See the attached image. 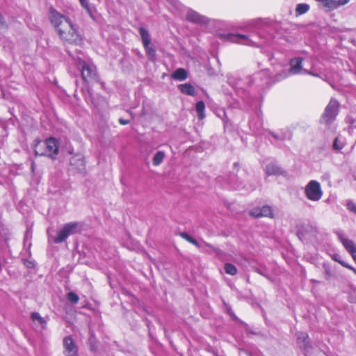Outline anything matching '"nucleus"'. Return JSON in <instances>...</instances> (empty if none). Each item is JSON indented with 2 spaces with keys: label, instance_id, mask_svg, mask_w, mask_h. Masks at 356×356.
<instances>
[{
  "label": "nucleus",
  "instance_id": "c85d7f7f",
  "mask_svg": "<svg viewBox=\"0 0 356 356\" xmlns=\"http://www.w3.org/2000/svg\"><path fill=\"white\" fill-rule=\"evenodd\" d=\"M324 7L330 10L337 8V0H327Z\"/></svg>",
  "mask_w": 356,
  "mask_h": 356
},
{
  "label": "nucleus",
  "instance_id": "09e8293b",
  "mask_svg": "<svg viewBox=\"0 0 356 356\" xmlns=\"http://www.w3.org/2000/svg\"><path fill=\"white\" fill-rule=\"evenodd\" d=\"M257 356H259V355H257Z\"/></svg>",
  "mask_w": 356,
  "mask_h": 356
},
{
  "label": "nucleus",
  "instance_id": "aec40b11",
  "mask_svg": "<svg viewBox=\"0 0 356 356\" xmlns=\"http://www.w3.org/2000/svg\"><path fill=\"white\" fill-rule=\"evenodd\" d=\"M31 318L33 322H38L42 328L45 327L47 324L46 321L42 318L39 313L38 312H32L31 314Z\"/></svg>",
  "mask_w": 356,
  "mask_h": 356
},
{
  "label": "nucleus",
  "instance_id": "20e7f679",
  "mask_svg": "<svg viewBox=\"0 0 356 356\" xmlns=\"http://www.w3.org/2000/svg\"><path fill=\"white\" fill-rule=\"evenodd\" d=\"M78 67L81 69V78L86 83L96 82L98 75L94 64L79 60Z\"/></svg>",
  "mask_w": 356,
  "mask_h": 356
},
{
  "label": "nucleus",
  "instance_id": "f257e3e1",
  "mask_svg": "<svg viewBox=\"0 0 356 356\" xmlns=\"http://www.w3.org/2000/svg\"><path fill=\"white\" fill-rule=\"evenodd\" d=\"M49 19L64 44L78 45L81 43L82 38L78 32L76 26L67 17L51 7L49 8Z\"/></svg>",
  "mask_w": 356,
  "mask_h": 356
},
{
  "label": "nucleus",
  "instance_id": "a18cd8bd",
  "mask_svg": "<svg viewBox=\"0 0 356 356\" xmlns=\"http://www.w3.org/2000/svg\"><path fill=\"white\" fill-rule=\"evenodd\" d=\"M268 218H273V214L272 213V211L270 210V207H268Z\"/></svg>",
  "mask_w": 356,
  "mask_h": 356
},
{
  "label": "nucleus",
  "instance_id": "b1692460",
  "mask_svg": "<svg viewBox=\"0 0 356 356\" xmlns=\"http://www.w3.org/2000/svg\"><path fill=\"white\" fill-rule=\"evenodd\" d=\"M309 9V6L307 3H298L296 8V15H300L306 13Z\"/></svg>",
  "mask_w": 356,
  "mask_h": 356
},
{
  "label": "nucleus",
  "instance_id": "f704fd0d",
  "mask_svg": "<svg viewBox=\"0 0 356 356\" xmlns=\"http://www.w3.org/2000/svg\"><path fill=\"white\" fill-rule=\"evenodd\" d=\"M347 207L348 209L356 213V204L352 201H349L347 203Z\"/></svg>",
  "mask_w": 356,
  "mask_h": 356
},
{
  "label": "nucleus",
  "instance_id": "9d476101",
  "mask_svg": "<svg viewBox=\"0 0 356 356\" xmlns=\"http://www.w3.org/2000/svg\"><path fill=\"white\" fill-rule=\"evenodd\" d=\"M71 167L79 172H83L86 170V164L84 158L81 154H75L71 157Z\"/></svg>",
  "mask_w": 356,
  "mask_h": 356
},
{
  "label": "nucleus",
  "instance_id": "c03bdc74",
  "mask_svg": "<svg viewBox=\"0 0 356 356\" xmlns=\"http://www.w3.org/2000/svg\"><path fill=\"white\" fill-rule=\"evenodd\" d=\"M316 1L319 2L323 7L325 4V2H327V0H316Z\"/></svg>",
  "mask_w": 356,
  "mask_h": 356
},
{
  "label": "nucleus",
  "instance_id": "4c0bfd02",
  "mask_svg": "<svg viewBox=\"0 0 356 356\" xmlns=\"http://www.w3.org/2000/svg\"><path fill=\"white\" fill-rule=\"evenodd\" d=\"M130 122L129 120H124L123 118L119 119V123L122 125L128 124Z\"/></svg>",
  "mask_w": 356,
  "mask_h": 356
},
{
  "label": "nucleus",
  "instance_id": "72a5a7b5",
  "mask_svg": "<svg viewBox=\"0 0 356 356\" xmlns=\"http://www.w3.org/2000/svg\"><path fill=\"white\" fill-rule=\"evenodd\" d=\"M23 264L28 268H33L35 266L34 261H31V260H29V259H23Z\"/></svg>",
  "mask_w": 356,
  "mask_h": 356
},
{
  "label": "nucleus",
  "instance_id": "ea45409f",
  "mask_svg": "<svg viewBox=\"0 0 356 356\" xmlns=\"http://www.w3.org/2000/svg\"><path fill=\"white\" fill-rule=\"evenodd\" d=\"M354 129H356V120H353L350 127V131L353 132Z\"/></svg>",
  "mask_w": 356,
  "mask_h": 356
},
{
  "label": "nucleus",
  "instance_id": "4be33fe9",
  "mask_svg": "<svg viewBox=\"0 0 356 356\" xmlns=\"http://www.w3.org/2000/svg\"><path fill=\"white\" fill-rule=\"evenodd\" d=\"M144 47L149 59L152 61H154L156 59L155 48L151 44L147 46H144Z\"/></svg>",
  "mask_w": 356,
  "mask_h": 356
},
{
  "label": "nucleus",
  "instance_id": "412c9836",
  "mask_svg": "<svg viewBox=\"0 0 356 356\" xmlns=\"http://www.w3.org/2000/svg\"><path fill=\"white\" fill-rule=\"evenodd\" d=\"M179 235L184 239H185L186 241H187L188 242L193 244L194 245H195L197 248H200V244L199 243V242L195 239L194 238H193L192 236H191L188 234H187L186 232H180L179 234Z\"/></svg>",
  "mask_w": 356,
  "mask_h": 356
},
{
  "label": "nucleus",
  "instance_id": "473e14b6",
  "mask_svg": "<svg viewBox=\"0 0 356 356\" xmlns=\"http://www.w3.org/2000/svg\"><path fill=\"white\" fill-rule=\"evenodd\" d=\"M270 134L275 139H277V140H285L288 138V136H286V134H274V133H269L268 132V135Z\"/></svg>",
  "mask_w": 356,
  "mask_h": 356
},
{
  "label": "nucleus",
  "instance_id": "f03ea898",
  "mask_svg": "<svg viewBox=\"0 0 356 356\" xmlns=\"http://www.w3.org/2000/svg\"><path fill=\"white\" fill-rule=\"evenodd\" d=\"M303 59L300 57H296L290 60V68L288 72H284L283 74L278 75L277 78V81H280L283 79L286 78L289 74L293 75H297L300 74H309L316 77H321V73L312 65L310 70L303 69L302 67Z\"/></svg>",
  "mask_w": 356,
  "mask_h": 356
},
{
  "label": "nucleus",
  "instance_id": "1a4fd4ad",
  "mask_svg": "<svg viewBox=\"0 0 356 356\" xmlns=\"http://www.w3.org/2000/svg\"><path fill=\"white\" fill-rule=\"evenodd\" d=\"M63 344L65 356H79V348L70 336L65 337L63 339Z\"/></svg>",
  "mask_w": 356,
  "mask_h": 356
},
{
  "label": "nucleus",
  "instance_id": "6ab92c4d",
  "mask_svg": "<svg viewBox=\"0 0 356 356\" xmlns=\"http://www.w3.org/2000/svg\"><path fill=\"white\" fill-rule=\"evenodd\" d=\"M204 108L205 104L203 101H198L195 104V111L197 113V117L200 120H202L205 118Z\"/></svg>",
  "mask_w": 356,
  "mask_h": 356
},
{
  "label": "nucleus",
  "instance_id": "ddd939ff",
  "mask_svg": "<svg viewBox=\"0 0 356 356\" xmlns=\"http://www.w3.org/2000/svg\"><path fill=\"white\" fill-rule=\"evenodd\" d=\"M177 87L180 92L184 95L190 96H195L197 95L195 88L191 83L179 84Z\"/></svg>",
  "mask_w": 356,
  "mask_h": 356
},
{
  "label": "nucleus",
  "instance_id": "9b49d317",
  "mask_svg": "<svg viewBox=\"0 0 356 356\" xmlns=\"http://www.w3.org/2000/svg\"><path fill=\"white\" fill-rule=\"evenodd\" d=\"M186 19L191 22L195 24H207L209 22L208 19L195 12V10L190 9L188 10L186 16Z\"/></svg>",
  "mask_w": 356,
  "mask_h": 356
},
{
  "label": "nucleus",
  "instance_id": "bb28decb",
  "mask_svg": "<svg viewBox=\"0 0 356 356\" xmlns=\"http://www.w3.org/2000/svg\"><path fill=\"white\" fill-rule=\"evenodd\" d=\"M203 243L205 246L209 248L217 256H221L223 254V252L219 248L215 247L205 241H203Z\"/></svg>",
  "mask_w": 356,
  "mask_h": 356
},
{
  "label": "nucleus",
  "instance_id": "58836bf2",
  "mask_svg": "<svg viewBox=\"0 0 356 356\" xmlns=\"http://www.w3.org/2000/svg\"><path fill=\"white\" fill-rule=\"evenodd\" d=\"M252 26L255 27L257 29H259L261 26H263L260 22H254L252 23Z\"/></svg>",
  "mask_w": 356,
  "mask_h": 356
},
{
  "label": "nucleus",
  "instance_id": "2eb2a0df",
  "mask_svg": "<svg viewBox=\"0 0 356 356\" xmlns=\"http://www.w3.org/2000/svg\"><path fill=\"white\" fill-rule=\"evenodd\" d=\"M346 145V138L341 136H338L334 140L332 149L337 152H340Z\"/></svg>",
  "mask_w": 356,
  "mask_h": 356
},
{
  "label": "nucleus",
  "instance_id": "dca6fc26",
  "mask_svg": "<svg viewBox=\"0 0 356 356\" xmlns=\"http://www.w3.org/2000/svg\"><path fill=\"white\" fill-rule=\"evenodd\" d=\"M285 171L277 163H271L268 165V176L269 175H283Z\"/></svg>",
  "mask_w": 356,
  "mask_h": 356
},
{
  "label": "nucleus",
  "instance_id": "f3484780",
  "mask_svg": "<svg viewBox=\"0 0 356 356\" xmlns=\"http://www.w3.org/2000/svg\"><path fill=\"white\" fill-rule=\"evenodd\" d=\"M139 33L141 37L143 46H147L151 44V36L149 31L144 27H140Z\"/></svg>",
  "mask_w": 356,
  "mask_h": 356
},
{
  "label": "nucleus",
  "instance_id": "49530a36",
  "mask_svg": "<svg viewBox=\"0 0 356 356\" xmlns=\"http://www.w3.org/2000/svg\"><path fill=\"white\" fill-rule=\"evenodd\" d=\"M31 169H32V171L33 172L34 171V163L33 162L31 164Z\"/></svg>",
  "mask_w": 356,
  "mask_h": 356
},
{
  "label": "nucleus",
  "instance_id": "393cba45",
  "mask_svg": "<svg viewBox=\"0 0 356 356\" xmlns=\"http://www.w3.org/2000/svg\"><path fill=\"white\" fill-rule=\"evenodd\" d=\"M67 300L72 305H76L79 300V296L73 291H70L66 295Z\"/></svg>",
  "mask_w": 356,
  "mask_h": 356
},
{
  "label": "nucleus",
  "instance_id": "39448f33",
  "mask_svg": "<svg viewBox=\"0 0 356 356\" xmlns=\"http://www.w3.org/2000/svg\"><path fill=\"white\" fill-rule=\"evenodd\" d=\"M321 184L316 180H311L305 187V195L311 201L318 202L323 196Z\"/></svg>",
  "mask_w": 356,
  "mask_h": 356
},
{
  "label": "nucleus",
  "instance_id": "6e6552de",
  "mask_svg": "<svg viewBox=\"0 0 356 356\" xmlns=\"http://www.w3.org/2000/svg\"><path fill=\"white\" fill-rule=\"evenodd\" d=\"M220 38L232 42H236L254 47H259V44H258L256 42L249 39L246 35L234 33L220 34Z\"/></svg>",
  "mask_w": 356,
  "mask_h": 356
},
{
  "label": "nucleus",
  "instance_id": "c756f323",
  "mask_svg": "<svg viewBox=\"0 0 356 356\" xmlns=\"http://www.w3.org/2000/svg\"><path fill=\"white\" fill-rule=\"evenodd\" d=\"M6 147L5 144V140L3 138L0 139V159L6 155Z\"/></svg>",
  "mask_w": 356,
  "mask_h": 356
},
{
  "label": "nucleus",
  "instance_id": "423d86ee",
  "mask_svg": "<svg viewBox=\"0 0 356 356\" xmlns=\"http://www.w3.org/2000/svg\"><path fill=\"white\" fill-rule=\"evenodd\" d=\"M78 224L76 222H70L65 224L63 227L58 231L57 236L53 238L55 243H60L65 241L70 235L74 234L77 232Z\"/></svg>",
  "mask_w": 356,
  "mask_h": 356
},
{
  "label": "nucleus",
  "instance_id": "37998d69",
  "mask_svg": "<svg viewBox=\"0 0 356 356\" xmlns=\"http://www.w3.org/2000/svg\"><path fill=\"white\" fill-rule=\"evenodd\" d=\"M226 307H227V314L229 315H230L231 316H234V313H233L232 309H231V307H227V306H226Z\"/></svg>",
  "mask_w": 356,
  "mask_h": 356
},
{
  "label": "nucleus",
  "instance_id": "a19ab883",
  "mask_svg": "<svg viewBox=\"0 0 356 356\" xmlns=\"http://www.w3.org/2000/svg\"><path fill=\"white\" fill-rule=\"evenodd\" d=\"M222 113L223 117L225 118H222V119L224 123L226 124L227 122V121H228V119H227V118L226 116V113L223 110L222 111Z\"/></svg>",
  "mask_w": 356,
  "mask_h": 356
},
{
  "label": "nucleus",
  "instance_id": "de8ad7c7",
  "mask_svg": "<svg viewBox=\"0 0 356 356\" xmlns=\"http://www.w3.org/2000/svg\"><path fill=\"white\" fill-rule=\"evenodd\" d=\"M234 187L236 188V189H238L240 188L239 185H236V184H234Z\"/></svg>",
  "mask_w": 356,
  "mask_h": 356
},
{
  "label": "nucleus",
  "instance_id": "79ce46f5",
  "mask_svg": "<svg viewBox=\"0 0 356 356\" xmlns=\"http://www.w3.org/2000/svg\"><path fill=\"white\" fill-rule=\"evenodd\" d=\"M0 24L2 26L6 25V21L1 13H0Z\"/></svg>",
  "mask_w": 356,
  "mask_h": 356
},
{
  "label": "nucleus",
  "instance_id": "c9c22d12",
  "mask_svg": "<svg viewBox=\"0 0 356 356\" xmlns=\"http://www.w3.org/2000/svg\"><path fill=\"white\" fill-rule=\"evenodd\" d=\"M0 129H1L2 131H4L5 132V136L7 135V132H6V125L5 124V122L2 120H0Z\"/></svg>",
  "mask_w": 356,
  "mask_h": 356
},
{
  "label": "nucleus",
  "instance_id": "cd10ccee",
  "mask_svg": "<svg viewBox=\"0 0 356 356\" xmlns=\"http://www.w3.org/2000/svg\"><path fill=\"white\" fill-rule=\"evenodd\" d=\"M79 2L81 3V5L82 6V7H83L86 10V11L89 14V15L90 17H92V11L88 1V0H79Z\"/></svg>",
  "mask_w": 356,
  "mask_h": 356
},
{
  "label": "nucleus",
  "instance_id": "7ed1b4c3",
  "mask_svg": "<svg viewBox=\"0 0 356 356\" xmlns=\"http://www.w3.org/2000/svg\"><path fill=\"white\" fill-rule=\"evenodd\" d=\"M58 142L54 138H49L42 143H39L35 146L34 152L35 154L40 156H47L53 159H56L58 153Z\"/></svg>",
  "mask_w": 356,
  "mask_h": 356
},
{
  "label": "nucleus",
  "instance_id": "4468645a",
  "mask_svg": "<svg viewBox=\"0 0 356 356\" xmlns=\"http://www.w3.org/2000/svg\"><path fill=\"white\" fill-rule=\"evenodd\" d=\"M188 76V72L185 69L178 68L171 74V78L174 80L184 81Z\"/></svg>",
  "mask_w": 356,
  "mask_h": 356
},
{
  "label": "nucleus",
  "instance_id": "0eeeda50",
  "mask_svg": "<svg viewBox=\"0 0 356 356\" xmlns=\"http://www.w3.org/2000/svg\"><path fill=\"white\" fill-rule=\"evenodd\" d=\"M339 108V103L337 100L332 99L326 106L325 112L322 115L321 120L325 124H330L336 118Z\"/></svg>",
  "mask_w": 356,
  "mask_h": 356
},
{
  "label": "nucleus",
  "instance_id": "2f4dec72",
  "mask_svg": "<svg viewBox=\"0 0 356 356\" xmlns=\"http://www.w3.org/2000/svg\"><path fill=\"white\" fill-rule=\"evenodd\" d=\"M339 255L337 254H335L334 256H333V259L337 262H339V264H341L344 267H346L348 268H350V269H352V270H354L355 271H356L353 267H351L350 266L348 265L346 262L339 259Z\"/></svg>",
  "mask_w": 356,
  "mask_h": 356
},
{
  "label": "nucleus",
  "instance_id": "5701e85b",
  "mask_svg": "<svg viewBox=\"0 0 356 356\" xmlns=\"http://www.w3.org/2000/svg\"><path fill=\"white\" fill-rule=\"evenodd\" d=\"M164 157H165V153L163 152H162V151L157 152L154 154L153 159H152L153 165H160L163 162Z\"/></svg>",
  "mask_w": 356,
  "mask_h": 356
},
{
  "label": "nucleus",
  "instance_id": "e433bc0d",
  "mask_svg": "<svg viewBox=\"0 0 356 356\" xmlns=\"http://www.w3.org/2000/svg\"><path fill=\"white\" fill-rule=\"evenodd\" d=\"M349 1L350 0H337V8L340 6L347 4Z\"/></svg>",
  "mask_w": 356,
  "mask_h": 356
},
{
  "label": "nucleus",
  "instance_id": "a878e982",
  "mask_svg": "<svg viewBox=\"0 0 356 356\" xmlns=\"http://www.w3.org/2000/svg\"><path fill=\"white\" fill-rule=\"evenodd\" d=\"M224 270L227 274L234 275L237 273V269L234 265L230 263H226L224 266Z\"/></svg>",
  "mask_w": 356,
  "mask_h": 356
},
{
  "label": "nucleus",
  "instance_id": "a211bd4d",
  "mask_svg": "<svg viewBox=\"0 0 356 356\" xmlns=\"http://www.w3.org/2000/svg\"><path fill=\"white\" fill-rule=\"evenodd\" d=\"M267 207L266 206H263L262 208L255 207L253 208L251 211H250L249 213L251 216L254 218H259L261 216H266Z\"/></svg>",
  "mask_w": 356,
  "mask_h": 356
},
{
  "label": "nucleus",
  "instance_id": "f8f14e48",
  "mask_svg": "<svg viewBox=\"0 0 356 356\" xmlns=\"http://www.w3.org/2000/svg\"><path fill=\"white\" fill-rule=\"evenodd\" d=\"M297 341L300 348L305 350L306 352H308L309 348V341L308 334L304 332L298 334Z\"/></svg>",
  "mask_w": 356,
  "mask_h": 356
},
{
  "label": "nucleus",
  "instance_id": "7c9ffc66",
  "mask_svg": "<svg viewBox=\"0 0 356 356\" xmlns=\"http://www.w3.org/2000/svg\"><path fill=\"white\" fill-rule=\"evenodd\" d=\"M85 100L88 104H91L95 107H97V105L93 100L92 95L90 91H88V95L85 96Z\"/></svg>",
  "mask_w": 356,
  "mask_h": 356
}]
</instances>
